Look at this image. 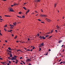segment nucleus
Wrapping results in <instances>:
<instances>
[{"instance_id": "ea45409f", "label": "nucleus", "mask_w": 65, "mask_h": 65, "mask_svg": "<svg viewBox=\"0 0 65 65\" xmlns=\"http://www.w3.org/2000/svg\"><path fill=\"white\" fill-rule=\"evenodd\" d=\"M38 21H41V20H40V19H38Z\"/></svg>"}, {"instance_id": "f257e3e1", "label": "nucleus", "mask_w": 65, "mask_h": 65, "mask_svg": "<svg viewBox=\"0 0 65 65\" xmlns=\"http://www.w3.org/2000/svg\"><path fill=\"white\" fill-rule=\"evenodd\" d=\"M17 56L15 55L14 57H12V58L11 59V60H15L16 59H17Z\"/></svg>"}, {"instance_id": "2eb2a0df", "label": "nucleus", "mask_w": 65, "mask_h": 65, "mask_svg": "<svg viewBox=\"0 0 65 65\" xmlns=\"http://www.w3.org/2000/svg\"><path fill=\"white\" fill-rule=\"evenodd\" d=\"M39 38H40V39H42V37L41 36H40V37H39Z\"/></svg>"}, {"instance_id": "e433bc0d", "label": "nucleus", "mask_w": 65, "mask_h": 65, "mask_svg": "<svg viewBox=\"0 0 65 65\" xmlns=\"http://www.w3.org/2000/svg\"><path fill=\"white\" fill-rule=\"evenodd\" d=\"M22 58H23V57H21L20 58V59H22Z\"/></svg>"}, {"instance_id": "052dcab7", "label": "nucleus", "mask_w": 65, "mask_h": 65, "mask_svg": "<svg viewBox=\"0 0 65 65\" xmlns=\"http://www.w3.org/2000/svg\"><path fill=\"white\" fill-rule=\"evenodd\" d=\"M45 55H47V53H46V54H45Z\"/></svg>"}, {"instance_id": "cd10ccee", "label": "nucleus", "mask_w": 65, "mask_h": 65, "mask_svg": "<svg viewBox=\"0 0 65 65\" xmlns=\"http://www.w3.org/2000/svg\"><path fill=\"white\" fill-rule=\"evenodd\" d=\"M10 28L11 29H13V27H12V26H11Z\"/></svg>"}, {"instance_id": "4d7b16f0", "label": "nucleus", "mask_w": 65, "mask_h": 65, "mask_svg": "<svg viewBox=\"0 0 65 65\" xmlns=\"http://www.w3.org/2000/svg\"><path fill=\"white\" fill-rule=\"evenodd\" d=\"M30 40V39L28 38V40Z\"/></svg>"}, {"instance_id": "c9c22d12", "label": "nucleus", "mask_w": 65, "mask_h": 65, "mask_svg": "<svg viewBox=\"0 0 65 65\" xmlns=\"http://www.w3.org/2000/svg\"><path fill=\"white\" fill-rule=\"evenodd\" d=\"M62 62L63 63V64H65V61H63Z\"/></svg>"}, {"instance_id": "a878e982", "label": "nucleus", "mask_w": 65, "mask_h": 65, "mask_svg": "<svg viewBox=\"0 0 65 65\" xmlns=\"http://www.w3.org/2000/svg\"><path fill=\"white\" fill-rule=\"evenodd\" d=\"M4 27L5 28H6V27H7V25H5Z\"/></svg>"}, {"instance_id": "c03bdc74", "label": "nucleus", "mask_w": 65, "mask_h": 65, "mask_svg": "<svg viewBox=\"0 0 65 65\" xmlns=\"http://www.w3.org/2000/svg\"><path fill=\"white\" fill-rule=\"evenodd\" d=\"M0 60H3V59H2V58H0Z\"/></svg>"}, {"instance_id": "7ed1b4c3", "label": "nucleus", "mask_w": 65, "mask_h": 65, "mask_svg": "<svg viewBox=\"0 0 65 65\" xmlns=\"http://www.w3.org/2000/svg\"><path fill=\"white\" fill-rule=\"evenodd\" d=\"M45 20L48 22H51L52 20H50L47 19L46 18L45 19Z\"/></svg>"}, {"instance_id": "4be33fe9", "label": "nucleus", "mask_w": 65, "mask_h": 65, "mask_svg": "<svg viewBox=\"0 0 65 65\" xmlns=\"http://www.w3.org/2000/svg\"><path fill=\"white\" fill-rule=\"evenodd\" d=\"M17 38V36H15V37L14 38V39H15Z\"/></svg>"}, {"instance_id": "0eeeda50", "label": "nucleus", "mask_w": 65, "mask_h": 65, "mask_svg": "<svg viewBox=\"0 0 65 65\" xmlns=\"http://www.w3.org/2000/svg\"><path fill=\"white\" fill-rule=\"evenodd\" d=\"M5 17H10L11 16L8 15H5Z\"/></svg>"}, {"instance_id": "69168bd1", "label": "nucleus", "mask_w": 65, "mask_h": 65, "mask_svg": "<svg viewBox=\"0 0 65 65\" xmlns=\"http://www.w3.org/2000/svg\"><path fill=\"white\" fill-rule=\"evenodd\" d=\"M8 59H10V58L9 57H8Z\"/></svg>"}, {"instance_id": "7c9ffc66", "label": "nucleus", "mask_w": 65, "mask_h": 65, "mask_svg": "<svg viewBox=\"0 0 65 65\" xmlns=\"http://www.w3.org/2000/svg\"><path fill=\"white\" fill-rule=\"evenodd\" d=\"M19 13V14H21V13H22V12H20Z\"/></svg>"}, {"instance_id": "20e7f679", "label": "nucleus", "mask_w": 65, "mask_h": 65, "mask_svg": "<svg viewBox=\"0 0 65 65\" xmlns=\"http://www.w3.org/2000/svg\"><path fill=\"white\" fill-rule=\"evenodd\" d=\"M40 1H41V0H36L35 1V2H36L37 3H38V2H40Z\"/></svg>"}, {"instance_id": "3c124183", "label": "nucleus", "mask_w": 65, "mask_h": 65, "mask_svg": "<svg viewBox=\"0 0 65 65\" xmlns=\"http://www.w3.org/2000/svg\"><path fill=\"white\" fill-rule=\"evenodd\" d=\"M63 46H64V45H62V46H61V47H63Z\"/></svg>"}, {"instance_id": "680f3d73", "label": "nucleus", "mask_w": 65, "mask_h": 65, "mask_svg": "<svg viewBox=\"0 0 65 65\" xmlns=\"http://www.w3.org/2000/svg\"><path fill=\"white\" fill-rule=\"evenodd\" d=\"M5 42H7V41L6 40L5 41Z\"/></svg>"}, {"instance_id": "bb28decb", "label": "nucleus", "mask_w": 65, "mask_h": 65, "mask_svg": "<svg viewBox=\"0 0 65 65\" xmlns=\"http://www.w3.org/2000/svg\"><path fill=\"white\" fill-rule=\"evenodd\" d=\"M9 64H11V62H10V61H9Z\"/></svg>"}, {"instance_id": "9b49d317", "label": "nucleus", "mask_w": 65, "mask_h": 65, "mask_svg": "<svg viewBox=\"0 0 65 65\" xmlns=\"http://www.w3.org/2000/svg\"><path fill=\"white\" fill-rule=\"evenodd\" d=\"M42 38L43 39H45V37H44V36H42Z\"/></svg>"}, {"instance_id": "8fccbe9b", "label": "nucleus", "mask_w": 65, "mask_h": 65, "mask_svg": "<svg viewBox=\"0 0 65 65\" xmlns=\"http://www.w3.org/2000/svg\"><path fill=\"white\" fill-rule=\"evenodd\" d=\"M19 18H22V17H21V16H19Z\"/></svg>"}, {"instance_id": "ddd939ff", "label": "nucleus", "mask_w": 65, "mask_h": 65, "mask_svg": "<svg viewBox=\"0 0 65 65\" xmlns=\"http://www.w3.org/2000/svg\"><path fill=\"white\" fill-rule=\"evenodd\" d=\"M62 40H60L59 41L58 43H61V42H62Z\"/></svg>"}, {"instance_id": "0e129e2a", "label": "nucleus", "mask_w": 65, "mask_h": 65, "mask_svg": "<svg viewBox=\"0 0 65 65\" xmlns=\"http://www.w3.org/2000/svg\"><path fill=\"white\" fill-rule=\"evenodd\" d=\"M16 42H19V41H16Z\"/></svg>"}, {"instance_id": "a211bd4d", "label": "nucleus", "mask_w": 65, "mask_h": 65, "mask_svg": "<svg viewBox=\"0 0 65 65\" xmlns=\"http://www.w3.org/2000/svg\"><path fill=\"white\" fill-rule=\"evenodd\" d=\"M50 34V32H48L46 33L47 35H48V34Z\"/></svg>"}, {"instance_id": "de8ad7c7", "label": "nucleus", "mask_w": 65, "mask_h": 65, "mask_svg": "<svg viewBox=\"0 0 65 65\" xmlns=\"http://www.w3.org/2000/svg\"><path fill=\"white\" fill-rule=\"evenodd\" d=\"M21 42V43H25V42Z\"/></svg>"}, {"instance_id": "f3484780", "label": "nucleus", "mask_w": 65, "mask_h": 65, "mask_svg": "<svg viewBox=\"0 0 65 65\" xmlns=\"http://www.w3.org/2000/svg\"><path fill=\"white\" fill-rule=\"evenodd\" d=\"M41 45L42 46H43V45H44V44L43 43H42L41 44Z\"/></svg>"}, {"instance_id": "1a4fd4ad", "label": "nucleus", "mask_w": 65, "mask_h": 65, "mask_svg": "<svg viewBox=\"0 0 65 65\" xmlns=\"http://www.w3.org/2000/svg\"><path fill=\"white\" fill-rule=\"evenodd\" d=\"M10 57H12V55L11 54H10Z\"/></svg>"}, {"instance_id": "864d4df0", "label": "nucleus", "mask_w": 65, "mask_h": 65, "mask_svg": "<svg viewBox=\"0 0 65 65\" xmlns=\"http://www.w3.org/2000/svg\"><path fill=\"white\" fill-rule=\"evenodd\" d=\"M1 63H2V64H3V63H5L4 62H1Z\"/></svg>"}, {"instance_id": "338daca9", "label": "nucleus", "mask_w": 65, "mask_h": 65, "mask_svg": "<svg viewBox=\"0 0 65 65\" xmlns=\"http://www.w3.org/2000/svg\"><path fill=\"white\" fill-rule=\"evenodd\" d=\"M27 4V3H24V5H25V4Z\"/></svg>"}, {"instance_id": "5701e85b", "label": "nucleus", "mask_w": 65, "mask_h": 65, "mask_svg": "<svg viewBox=\"0 0 65 65\" xmlns=\"http://www.w3.org/2000/svg\"><path fill=\"white\" fill-rule=\"evenodd\" d=\"M17 5V3L14 4V6H16Z\"/></svg>"}, {"instance_id": "412c9836", "label": "nucleus", "mask_w": 65, "mask_h": 65, "mask_svg": "<svg viewBox=\"0 0 65 65\" xmlns=\"http://www.w3.org/2000/svg\"><path fill=\"white\" fill-rule=\"evenodd\" d=\"M56 5H57V4H55L54 5V7L55 8L56 7Z\"/></svg>"}, {"instance_id": "603ef678", "label": "nucleus", "mask_w": 65, "mask_h": 65, "mask_svg": "<svg viewBox=\"0 0 65 65\" xmlns=\"http://www.w3.org/2000/svg\"><path fill=\"white\" fill-rule=\"evenodd\" d=\"M55 31H56V32H57V33L58 32V31H57V30H55Z\"/></svg>"}, {"instance_id": "393cba45", "label": "nucleus", "mask_w": 65, "mask_h": 65, "mask_svg": "<svg viewBox=\"0 0 65 65\" xmlns=\"http://www.w3.org/2000/svg\"><path fill=\"white\" fill-rule=\"evenodd\" d=\"M52 36H50L49 38H48V39H50V38L52 37Z\"/></svg>"}, {"instance_id": "49530a36", "label": "nucleus", "mask_w": 65, "mask_h": 65, "mask_svg": "<svg viewBox=\"0 0 65 65\" xmlns=\"http://www.w3.org/2000/svg\"><path fill=\"white\" fill-rule=\"evenodd\" d=\"M38 15V14H37L36 15V16L37 17V15Z\"/></svg>"}, {"instance_id": "c85d7f7f", "label": "nucleus", "mask_w": 65, "mask_h": 65, "mask_svg": "<svg viewBox=\"0 0 65 65\" xmlns=\"http://www.w3.org/2000/svg\"><path fill=\"white\" fill-rule=\"evenodd\" d=\"M49 36L48 35H46L45 36L46 37H48V36Z\"/></svg>"}, {"instance_id": "6e6552de", "label": "nucleus", "mask_w": 65, "mask_h": 65, "mask_svg": "<svg viewBox=\"0 0 65 65\" xmlns=\"http://www.w3.org/2000/svg\"><path fill=\"white\" fill-rule=\"evenodd\" d=\"M17 24V23L15 22L14 23H13V25H14V26H15Z\"/></svg>"}, {"instance_id": "f03ea898", "label": "nucleus", "mask_w": 65, "mask_h": 65, "mask_svg": "<svg viewBox=\"0 0 65 65\" xmlns=\"http://www.w3.org/2000/svg\"><path fill=\"white\" fill-rule=\"evenodd\" d=\"M9 9L10 10V11H11V12H13V9H12V8L10 7L9 8Z\"/></svg>"}, {"instance_id": "9d476101", "label": "nucleus", "mask_w": 65, "mask_h": 65, "mask_svg": "<svg viewBox=\"0 0 65 65\" xmlns=\"http://www.w3.org/2000/svg\"><path fill=\"white\" fill-rule=\"evenodd\" d=\"M8 49L9 50H10V51H12V49H11V48H10V47H9L8 48Z\"/></svg>"}, {"instance_id": "a18cd8bd", "label": "nucleus", "mask_w": 65, "mask_h": 65, "mask_svg": "<svg viewBox=\"0 0 65 65\" xmlns=\"http://www.w3.org/2000/svg\"><path fill=\"white\" fill-rule=\"evenodd\" d=\"M53 32V30H52L51 31V33H52V32Z\"/></svg>"}, {"instance_id": "2f4dec72", "label": "nucleus", "mask_w": 65, "mask_h": 65, "mask_svg": "<svg viewBox=\"0 0 65 65\" xmlns=\"http://www.w3.org/2000/svg\"><path fill=\"white\" fill-rule=\"evenodd\" d=\"M40 16L41 17H43V15H42V14H41V15H40Z\"/></svg>"}, {"instance_id": "79ce46f5", "label": "nucleus", "mask_w": 65, "mask_h": 65, "mask_svg": "<svg viewBox=\"0 0 65 65\" xmlns=\"http://www.w3.org/2000/svg\"><path fill=\"white\" fill-rule=\"evenodd\" d=\"M41 48H39V51H41Z\"/></svg>"}, {"instance_id": "37998d69", "label": "nucleus", "mask_w": 65, "mask_h": 65, "mask_svg": "<svg viewBox=\"0 0 65 65\" xmlns=\"http://www.w3.org/2000/svg\"><path fill=\"white\" fill-rule=\"evenodd\" d=\"M37 35L38 36H39V34H38Z\"/></svg>"}, {"instance_id": "aec40b11", "label": "nucleus", "mask_w": 65, "mask_h": 65, "mask_svg": "<svg viewBox=\"0 0 65 65\" xmlns=\"http://www.w3.org/2000/svg\"><path fill=\"white\" fill-rule=\"evenodd\" d=\"M29 11H30V10H28V11H26V13H28V12H29Z\"/></svg>"}, {"instance_id": "6ab92c4d", "label": "nucleus", "mask_w": 65, "mask_h": 65, "mask_svg": "<svg viewBox=\"0 0 65 65\" xmlns=\"http://www.w3.org/2000/svg\"><path fill=\"white\" fill-rule=\"evenodd\" d=\"M23 8L24 9H25V10H26V8H25V7H23Z\"/></svg>"}, {"instance_id": "4c0bfd02", "label": "nucleus", "mask_w": 65, "mask_h": 65, "mask_svg": "<svg viewBox=\"0 0 65 65\" xmlns=\"http://www.w3.org/2000/svg\"><path fill=\"white\" fill-rule=\"evenodd\" d=\"M28 51L29 52H30V50H29V49H28Z\"/></svg>"}, {"instance_id": "e2e57ef3", "label": "nucleus", "mask_w": 65, "mask_h": 65, "mask_svg": "<svg viewBox=\"0 0 65 65\" xmlns=\"http://www.w3.org/2000/svg\"><path fill=\"white\" fill-rule=\"evenodd\" d=\"M20 64H22V65H23V63H20Z\"/></svg>"}, {"instance_id": "6e6d98bb", "label": "nucleus", "mask_w": 65, "mask_h": 65, "mask_svg": "<svg viewBox=\"0 0 65 65\" xmlns=\"http://www.w3.org/2000/svg\"><path fill=\"white\" fill-rule=\"evenodd\" d=\"M35 48V47H34L32 48V49H34Z\"/></svg>"}, {"instance_id": "58836bf2", "label": "nucleus", "mask_w": 65, "mask_h": 65, "mask_svg": "<svg viewBox=\"0 0 65 65\" xmlns=\"http://www.w3.org/2000/svg\"><path fill=\"white\" fill-rule=\"evenodd\" d=\"M40 47H42V45H40Z\"/></svg>"}, {"instance_id": "f704fd0d", "label": "nucleus", "mask_w": 65, "mask_h": 65, "mask_svg": "<svg viewBox=\"0 0 65 65\" xmlns=\"http://www.w3.org/2000/svg\"><path fill=\"white\" fill-rule=\"evenodd\" d=\"M13 6H14V5H11V7H13Z\"/></svg>"}, {"instance_id": "bf43d9fd", "label": "nucleus", "mask_w": 65, "mask_h": 65, "mask_svg": "<svg viewBox=\"0 0 65 65\" xmlns=\"http://www.w3.org/2000/svg\"><path fill=\"white\" fill-rule=\"evenodd\" d=\"M12 36H14V35H13V34H12Z\"/></svg>"}, {"instance_id": "f8f14e48", "label": "nucleus", "mask_w": 65, "mask_h": 65, "mask_svg": "<svg viewBox=\"0 0 65 65\" xmlns=\"http://www.w3.org/2000/svg\"><path fill=\"white\" fill-rule=\"evenodd\" d=\"M43 17H46V15H43Z\"/></svg>"}, {"instance_id": "09e8293b", "label": "nucleus", "mask_w": 65, "mask_h": 65, "mask_svg": "<svg viewBox=\"0 0 65 65\" xmlns=\"http://www.w3.org/2000/svg\"><path fill=\"white\" fill-rule=\"evenodd\" d=\"M51 51V49H49L48 51H49V52H50Z\"/></svg>"}, {"instance_id": "a19ab883", "label": "nucleus", "mask_w": 65, "mask_h": 65, "mask_svg": "<svg viewBox=\"0 0 65 65\" xmlns=\"http://www.w3.org/2000/svg\"><path fill=\"white\" fill-rule=\"evenodd\" d=\"M0 35H1V36H2V35L1 33H0Z\"/></svg>"}, {"instance_id": "774afa93", "label": "nucleus", "mask_w": 65, "mask_h": 65, "mask_svg": "<svg viewBox=\"0 0 65 65\" xmlns=\"http://www.w3.org/2000/svg\"><path fill=\"white\" fill-rule=\"evenodd\" d=\"M7 65H9V63H8L7 64Z\"/></svg>"}, {"instance_id": "72a5a7b5", "label": "nucleus", "mask_w": 65, "mask_h": 65, "mask_svg": "<svg viewBox=\"0 0 65 65\" xmlns=\"http://www.w3.org/2000/svg\"><path fill=\"white\" fill-rule=\"evenodd\" d=\"M61 61V59H60L59 61V62H60V61Z\"/></svg>"}, {"instance_id": "13d9d810", "label": "nucleus", "mask_w": 65, "mask_h": 65, "mask_svg": "<svg viewBox=\"0 0 65 65\" xmlns=\"http://www.w3.org/2000/svg\"><path fill=\"white\" fill-rule=\"evenodd\" d=\"M0 20H2L3 21V19H2L0 18Z\"/></svg>"}, {"instance_id": "b1692460", "label": "nucleus", "mask_w": 65, "mask_h": 65, "mask_svg": "<svg viewBox=\"0 0 65 65\" xmlns=\"http://www.w3.org/2000/svg\"><path fill=\"white\" fill-rule=\"evenodd\" d=\"M22 18L23 19H24V18H25V16H24V15L22 16Z\"/></svg>"}, {"instance_id": "423d86ee", "label": "nucleus", "mask_w": 65, "mask_h": 65, "mask_svg": "<svg viewBox=\"0 0 65 65\" xmlns=\"http://www.w3.org/2000/svg\"><path fill=\"white\" fill-rule=\"evenodd\" d=\"M30 61H31V59H27L26 60L27 62H30Z\"/></svg>"}, {"instance_id": "4468645a", "label": "nucleus", "mask_w": 65, "mask_h": 65, "mask_svg": "<svg viewBox=\"0 0 65 65\" xmlns=\"http://www.w3.org/2000/svg\"><path fill=\"white\" fill-rule=\"evenodd\" d=\"M12 31V30H8V32H11V31Z\"/></svg>"}, {"instance_id": "dca6fc26", "label": "nucleus", "mask_w": 65, "mask_h": 65, "mask_svg": "<svg viewBox=\"0 0 65 65\" xmlns=\"http://www.w3.org/2000/svg\"><path fill=\"white\" fill-rule=\"evenodd\" d=\"M8 52H9V53H12V52L11 51H8Z\"/></svg>"}, {"instance_id": "c756f323", "label": "nucleus", "mask_w": 65, "mask_h": 65, "mask_svg": "<svg viewBox=\"0 0 65 65\" xmlns=\"http://www.w3.org/2000/svg\"><path fill=\"white\" fill-rule=\"evenodd\" d=\"M63 63V62L61 61L60 63L59 64H61Z\"/></svg>"}, {"instance_id": "473e14b6", "label": "nucleus", "mask_w": 65, "mask_h": 65, "mask_svg": "<svg viewBox=\"0 0 65 65\" xmlns=\"http://www.w3.org/2000/svg\"><path fill=\"white\" fill-rule=\"evenodd\" d=\"M4 30H5V31H7V30L6 29L4 28Z\"/></svg>"}, {"instance_id": "39448f33", "label": "nucleus", "mask_w": 65, "mask_h": 65, "mask_svg": "<svg viewBox=\"0 0 65 65\" xmlns=\"http://www.w3.org/2000/svg\"><path fill=\"white\" fill-rule=\"evenodd\" d=\"M56 28H57V30H60V27L59 26H56Z\"/></svg>"}, {"instance_id": "5fc2aeb1", "label": "nucleus", "mask_w": 65, "mask_h": 65, "mask_svg": "<svg viewBox=\"0 0 65 65\" xmlns=\"http://www.w3.org/2000/svg\"><path fill=\"white\" fill-rule=\"evenodd\" d=\"M41 23H44V22H41Z\"/></svg>"}]
</instances>
